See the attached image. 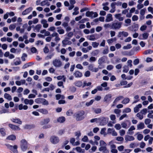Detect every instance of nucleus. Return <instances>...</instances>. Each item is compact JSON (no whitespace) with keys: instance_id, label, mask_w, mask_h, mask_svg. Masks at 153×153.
<instances>
[{"instance_id":"1","label":"nucleus","mask_w":153,"mask_h":153,"mask_svg":"<svg viewBox=\"0 0 153 153\" xmlns=\"http://www.w3.org/2000/svg\"><path fill=\"white\" fill-rule=\"evenodd\" d=\"M122 23L118 21L114 22L111 23V29L119 30L122 27Z\"/></svg>"},{"instance_id":"2","label":"nucleus","mask_w":153,"mask_h":153,"mask_svg":"<svg viewBox=\"0 0 153 153\" xmlns=\"http://www.w3.org/2000/svg\"><path fill=\"white\" fill-rule=\"evenodd\" d=\"M28 144L25 139H22L20 141V147L21 150L23 151H26L28 149Z\"/></svg>"},{"instance_id":"3","label":"nucleus","mask_w":153,"mask_h":153,"mask_svg":"<svg viewBox=\"0 0 153 153\" xmlns=\"http://www.w3.org/2000/svg\"><path fill=\"white\" fill-rule=\"evenodd\" d=\"M85 114V112L84 111H78L76 113L74 114V116L76 118V119L77 120L80 121L81 120L85 118L84 115Z\"/></svg>"},{"instance_id":"4","label":"nucleus","mask_w":153,"mask_h":153,"mask_svg":"<svg viewBox=\"0 0 153 153\" xmlns=\"http://www.w3.org/2000/svg\"><path fill=\"white\" fill-rule=\"evenodd\" d=\"M52 64L56 68H59L62 65V62L59 59H55L52 61Z\"/></svg>"},{"instance_id":"5","label":"nucleus","mask_w":153,"mask_h":153,"mask_svg":"<svg viewBox=\"0 0 153 153\" xmlns=\"http://www.w3.org/2000/svg\"><path fill=\"white\" fill-rule=\"evenodd\" d=\"M85 15L86 16L91 17V18L96 17L98 16V14L96 12L89 11H87Z\"/></svg>"},{"instance_id":"6","label":"nucleus","mask_w":153,"mask_h":153,"mask_svg":"<svg viewBox=\"0 0 153 153\" xmlns=\"http://www.w3.org/2000/svg\"><path fill=\"white\" fill-rule=\"evenodd\" d=\"M8 149L12 151L14 153H18V151L17 150L18 146L16 145H15L13 146L10 145L9 144L7 145Z\"/></svg>"},{"instance_id":"7","label":"nucleus","mask_w":153,"mask_h":153,"mask_svg":"<svg viewBox=\"0 0 153 153\" xmlns=\"http://www.w3.org/2000/svg\"><path fill=\"white\" fill-rule=\"evenodd\" d=\"M59 137L55 136H52L50 138L51 142L53 144H57L59 142Z\"/></svg>"},{"instance_id":"8","label":"nucleus","mask_w":153,"mask_h":153,"mask_svg":"<svg viewBox=\"0 0 153 153\" xmlns=\"http://www.w3.org/2000/svg\"><path fill=\"white\" fill-rule=\"evenodd\" d=\"M15 83L16 85L20 86L22 85H27V84L26 83V81L25 79H21L20 81L17 80L15 82Z\"/></svg>"},{"instance_id":"9","label":"nucleus","mask_w":153,"mask_h":153,"mask_svg":"<svg viewBox=\"0 0 153 153\" xmlns=\"http://www.w3.org/2000/svg\"><path fill=\"white\" fill-rule=\"evenodd\" d=\"M107 133L108 134H111L113 136H117V133L115 130L112 128H108L107 130Z\"/></svg>"},{"instance_id":"10","label":"nucleus","mask_w":153,"mask_h":153,"mask_svg":"<svg viewBox=\"0 0 153 153\" xmlns=\"http://www.w3.org/2000/svg\"><path fill=\"white\" fill-rule=\"evenodd\" d=\"M113 18L112 15L110 13L107 14L106 16L105 22H109L113 21Z\"/></svg>"},{"instance_id":"11","label":"nucleus","mask_w":153,"mask_h":153,"mask_svg":"<svg viewBox=\"0 0 153 153\" xmlns=\"http://www.w3.org/2000/svg\"><path fill=\"white\" fill-rule=\"evenodd\" d=\"M114 16L116 19H118L120 21H123L124 19V17L122 16L121 13L116 14L114 15Z\"/></svg>"},{"instance_id":"12","label":"nucleus","mask_w":153,"mask_h":153,"mask_svg":"<svg viewBox=\"0 0 153 153\" xmlns=\"http://www.w3.org/2000/svg\"><path fill=\"white\" fill-rule=\"evenodd\" d=\"M135 129V128L134 126H132L128 129L127 133L131 135H132L134 134V132L133 131Z\"/></svg>"},{"instance_id":"13","label":"nucleus","mask_w":153,"mask_h":153,"mask_svg":"<svg viewBox=\"0 0 153 153\" xmlns=\"http://www.w3.org/2000/svg\"><path fill=\"white\" fill-rule=\"evenodd\" d=\"M99 150L100 152H102L104 153H107L109 152V151L107 149L106 146L100 147L99 148Z\"/></svg>"},{"instance_id":"14","label":"nucleus","mask_w":153,"mask_h":153,"mask_svg":"<svg viewBox=\"0 0 153 153\" xmlns=\"http://www.w3.org/2000/svg\"><path fill=\"white\" fill-rule=\"evenodd\" d=\"M128 35V32L124 31H120L118 33V36L119 37H121L122 36H124L125 37L127 36Z\"/></svg>"},{"instance_id":"15","label":"nucleus","mask_w":153,"mask_h":153,"mask_svg":"<svg viewBox=\"0 0 153 153\" xmlns=\"http://www.w3.org/2000/svg\"><path fill=\"white\" fill-rule=\"evenodd\" d=\"M111 97L112 96L111 94H108L106 95L104 98V101L107 102H109L110 100Z\"/></svg>"},{"instance_id":"16","label":"nucleus","mask_w":153,"mask_h":153,"mask_svg":"<svg viewBox=\"0 0 153 153\" xmlns=\"http://www.w3.org/2000/svg\"><path fill=\"white\" fill-rule=\"evenodd\" d=\"M74 75L76 78H80L82 76V74L79 71H76L74 73Z\"/></svg>"},{"instance_id":"17","label":"nucleus","mask_w":153,"mask_h":153,"mask_svg":"<svg viewBox=\"0 0 153 153\" xmlns=\"http://www.w3.org/2000/svg\"><path fill=\"white\" fill-rule=\"evenodd\" d=\"M9 126L13 130H20V128L18 126L11 124H9Z\"/></svg>"},{"instance_id":"18","label":"nucleus","mask_w":153,"mask_h":153,"mask_svg":"<svg viewBox=\"0 0 153 153\" xmlns=\"http://www.w3.org/2000/svg\"><path fill=\"white\" fill-rule=\"evenodd\" d=\"M33 10V8L30 7L24 10L22 13V14L24 15H27L29 13Z\"/></svg>"},{"instance_id":"19","label":"nucleus","mask_w":153,"mask_h":153,"mask_svg":"<svg viewBox=\"0 0 153 153\" xmlns=\"http://www.w3.org/2000/svg\"><path fill=\"white\" fill-rule=\"evenodd\" d=\"M41 24L43 25V27L45 28H47L48 27V24L47 23L46 20L43 19L41 21Z\"/></svg>"},{"instance_id":"20","label":"nucleus","mask_w":153,"mask_h":153,"mask_svg":"<svg viewBox=\"0 0 153 153\" xmlns=\"http://www.w3.org/2000/svg\"><path fill=\"white\" fill-rule=\"evenodd\" d=\"M62 43L63 47H65L66 45H70L72 44L71 41L66 39H64L62 41Z\"/></svg>"},{"instance_id":"21","label":"nucleus","mask_w":153,"mask_h":153,"mask_svg":"<svg viewBox=\"0 0 153 153\" xmlns=\"http://www.w3.org/2000/svg\"><path fill=\"white\" fill-rule=\"evenodd\" d=\"M142 105L141 104H139L136 105L134 109V111L135 113H137L139 111L140 108H141Z\"/></svg>"},{"instance_id":"22","label":"nucleus","mask_w":153,"mask_h":153,"mask_svg":"<svg viewBox=\"0 0 153 153\" xmlns=\"http://www.w3.org/2000/svg\"><path fill=\"white\" fill-rule=\"evenodd\" d=\"M145 128V125L143 123L141 122L137 125V130H140L144 128Z\"/></svg>"},{"instance_id":"23","label":"nucleus","mask_w":153,"mask_h":153,"mask_svg":"<svg viewBox=\"0 0 153 153\" xmlns=\"http://www.w3.org/2000/svg\"><path fill=\"white\" fill-rule=\"evenodd\" d=\"M125 140L126 141H131L134 140V138L132 136L126 135V136Z\"/></svg>"},{"instance_id":"24","label":"nucleus","mask_w":153,"mask_h":153,"mask_svg":"<svg viewBox=\"0 0 153 153\" xmlns=\"http://www.w3.org/2000/svg\"><path fill=\"white\" fill-rule=\"evenodd\" d=\"M24 103L26 105L29 104L30 105H32L33 104L34 101L32 100H28L27 99H25L24 101Z\"/></svg>"},{"instance_id":"25","label":"nucleus","mask_w":153,"mask_h":153,"mask_svg":"<svg viewBox=\"0 0 153 153\" xmlns=\"http://www.w3.org/2000/svg\"><path fill=\"white\" fill-rule=\"evenodd\" d=\"M50 121V119L48 118L44 119L41 122V123L42 125H43L45 124H48Z\"/></svg>"},{"instance_id":"26","label":"nucleus","mask_w":153,"mask_h":153,"mask_svg":"<svg viewBox=\"0 0 153 153\" xmlns=\"http://www.w3.org/2000/svg\"><path fill=\"white\" fill-rule=\"evenodd\" d=\"M11 121L12 122L16 123H18L19 124H22V121L21 120L18 118H13L11 120Z\"/></svg>"},{"instance_id":"27","label":"nucleus","mask_w":153,"mask_h":153,"mask_svg":"<svg viewBox=\"0 0 153 153\" xmlns=\"http://www.w3.org/2000/svg\"><path fill=\"white\" fill-rule=\"evenodd\" d=\"M41 27L42 25H41L38 24L34 28V30L36 32H39Z\"/></svg>"},{"instance_id":"28","label":"nucleus","mask_w":153,"mask_h":153,"mask_svg":"<svg viewBox=\"0 0 153 153\" xmlns=\"http://www.w3.org/2000/svg\"><path fill=\"white\" fill-rule=\"evenodd\" d=\"M14 65H20L21 62L19 58H16L13 60Z\"/></svg>"},{"instance_id":"29","label":"nucleus","mask_w":153,"mask_h":153,"mask_svg":"<svg viewBox=\"0 0 153 153\" xmlns=\"http://www.w3.org/2000/svg\"><path fill=\"white\" fill-rule=\"evenodd\" d=\"M149 35V34L148 33H144L142 34L143 38H141V36L140 35V36L139 37V38L140 39H146L148 38Z\"/></svg>"},{"instance_id":"30","label":"nucleus","mask_w":153,"mask_h":153,"mask_svg":"<svg viewBox=\"0 0 153 153\" xmlns=\"http://www.w3.org/2000/svg\"><path fill=\"white\" fill-rule=\"evenodd\" d=\"M4 97L5 98L10 101L12 100V98L11 95L7 93H5L4 95Z\"/></svg>"},{"instance_id":"31","label":"nucleus","mask_w":153,"mask_h":153,"mask_svg":"<svg viewBox=\"0 0 153 153\" xmlns=\"http://www.w3.org/2000/svg\"><path fill=\"white\" fill-rule=\"evenodd\" d=\"M65 121V118L63 117H61L58 118L57 121L59 123H63Z\"/></svg>"},{"instance_id":"32","label":"nucleus","mask_w":153,"mask_h":153,"mask_svg":"<svg viewBox=\"0 0 153 153\" xmlns=\"http://www.w3.org/2000/svg\"><path fill=\"white\" fill-rule=\"evenodd\" d=\"M123 98V96H120L117 97L115 99L113 102V103L115 104L116 102H118L119 101L121 100Z\"/></svg>"},{"instance_id":"33","label":"nucleus","mask_w":153,"mask_h":153,"mask_svg":"<svg viewBox=\"0 0 153 153\" xmlns=\"http://www.w3.org/2000/svg\"><path fill=\"white\" fill-rule=\"evenodd\" d=\"M16 139V137L15 135H14L12 134L11 135L9 136H8L7 138V139L8 140H14Z\"/></svg>"},{"instance_id":"34","label":"nucleus","mask_w":153,"mask_h":153,"mask_svg":"<svg viewBox=\"0 0 153 153\" xmlns=\"http://www.w3.org/2000/svg\"><path fill=\"white\" fill-rule=\"evenodd\" d=\"M41 5L42 6H43L47 5L48 6L50 5L49 3L48 2V0H45L42 1L40 3Z\"/></svg>"},{"instance_id":"35","label":"nucleus","mask_w":153,"mask_h":153,"mask_svg":"<svg viewBox=\"0 0 153 153\" xmlns=\"http://www.w3.org/2000/svg\"><path fill=\"white\" fill-rule=\"evenodd\" d=\"M77 151L81 153H84L85 151L84 149H82L79 147H77L75 149Z\"/></svg>"},{"instance_id":"36","label":"nucleus","mask_w":153,"mask_h":153,"mask_svg":"<svg viewBox=\"0 0 153 153\" xmlns=\"http://www.w3.org/2000/svg\"><path fill=\"white\" fill-rule=\"evenodd\" d=\"M74 84L76 86L80 87L82 85V83L81 81H78L75 82Z\"/></svg>"},{"instance_id":"37","label":"nucleus","mask_w":153,"mask_h":153,"mask_svg":"<svg viewBox=\"0 0 153 153\" xmlns=\"http://www.w3.org/2000/svg\"><path fill=\"white\" fill-rule=\"evenodd\" d=\"M130 101V99L128 98H124L123 100L122 101V103L126 104L128 103Z\"/></svg>"},{"instance_id":"38","label":"nucleus","mask_w":153,"mask_h":153,"mask_svg":"<svg viewBox=\"0 0 153 153\" xmlns=\"http://www.w3.org/2000/svg\"><path fill=\"white\" fill-rule=\"evenodd\" d=\"M136 116L140 120H142L143 118V115L140 112L137 113L136 114Z\"/></svg>"},{"instance_id":"39","label":"nucleus","mask_w":153,"mask_h":153,"mask_svg":"<svg viewBox=\"0 0 153 153\" xmlns=\"http://www.w3.org/2000/svg\"><path fill=\"white\" fill-rule=\"evenodd\" d=\"M87 37L88 39L91 41L94 40L95 39V36L94 35L88 36Z\"/></svg>"},{"instance_id":"40","label":"nucleus","mask_w":153,"mask_h":153,"mask_svg":"<svg viewBox=\"0 0 153 153\" xmlns=\"http://www.w3.org/2000/svg\"><path fill=\"white\" fill-rule=\"evenodd\" d=\"M41 103H42L44 105H48V102L45 99L42 98L41 99Z\"/></svg>"},{"instance_id":"41","label":"nucleus","mask_w":153,"mask_h":153,"mask_svg":"<svg viewBox=\"0 0 153 153\" xmlns=\"http://www.w3.org/2000/svg\"><path fill=\"white\" fill-rule=\"evenodd\" d=\"M0 132L3 136H5L6 134L5 131V129L3 128H0Z\"/></svg>"},{"instance_id":"42","label":"nucleus","mask_w":153,"mask_h":153,"mask_svg":"<svg viewBox=\"0 0 153 153\" xmlns=\"http://www.w3.org/2000/svg\"><path fill=\"white\" fill-rule=\"evenodd\" d=\"M100 147L106 146V143L103 140H101L100 142Z\"/></svg>"},{"instance_id":"43","label":"nucleus","mask_w":153,"mask_h":153,"mask_svg":"<svg viewBox=\"0 0 153 153\" xmlns=\"http://www.w3.org/2000/svg\"><path fill=\"white\" fill-rule=\"evenodd\" d=\"M97 149V147L96 146H93L92 147L91 149L89 150L90 153H92L94 152Z\"/></svg>"},{"instance_id":"44","label":"nucleus","mask_w":153,"mask_h":153,"mask_svg":"<svg viewBox=\"0 0 153 153\" xmlns=\"http://www.w3.org/2000/svg\"><path fill=\"white\" fill-rule=\"evenodd\" d=\"M143 138V136L142 134L137 133V138L139 140H141Z\"/></svg>"},{"instance_id":"45","label":"nucleus","mask_w":153,"mask_h":153,"mask_svg":"<svg viewBox=\"0 0 153 153\" xmlns=\"http://www.w3.org/2000/svg\"><path fill=\"white\" fill-rule=\"evenodd\" d=\"M99 45V43L96 42H93L92 43V45L94 48H97Z\"/></svg>"},{"instance_id":"46","label":"nucleus","mask_w":153,"mask_h":153,"mask_svg":"<svg viewBox=\"0 0 153 153\" xmlns=\"http://www.w3.org/2000/svg\"><path fill=\"white\" fill-rule=\"evenodd\" d=\"M16 27V25L15 24H11L9 25V28L10 30H13L15 29Z\"/></svg>"},{"instance_id":"47","label":"nucleus","mask_w":153,"mask_h":153,"mask_svg":"<svg viewBox=\"0 0 153 153\" xmlns=\"http://www.w3.org/2000/svg\"><path fill=\"white\" fill-rule=\"evenodd\" d=\"M123 72L125 73H127L129 70L128 67L125 65L123 67Z\"/></svg>"},{"instance_id":"48","label":"nucleus","mask_w":153,"mask_h":153,"mask_svg":"<svg viewBox=\"0 0 153 153\" xmlns=\"http://www.w3.org/2000/svg\"><path fill=\"white\" fill-rule=\"evenodd\" d=\"M127 66L130 68H131L132 66V61L131 60H129L127 62Z\"/></svg>"},{"instance_id":"49","label":"nucleus","mask_w":153,"mask_h":153,"mask_svg":"<svg viewBox=\"0 0 153 153\" xmlns=\"http://www.w3.org/2000/svg\"><path fill=\"white\" fill-rule=\"evenodd\" d=\"M151 120L150 119L146 118L144 120V123L146 125H147L150 124L151 122Z\"/></svg>"},{"instance_id":"50","label":"nucleus","mask_w":153,"mask_h":153,"mask_svg":"<svg viewBox=\"0 0 153 153\" xmlns=\"http://www.w3.org/2000/svg\"><path fill=\"white\" fill-rule=\"evenodd\" d=\"M146 8H143V9H141L140 11V14L142 16H144V15L145 14V12L146 11Z\"/></svg>"},{"instance_id":"51","label":"nucleus","mask_w":153,"mask_h":153,"mask_svg":"<svg viewBox=\"0 0 153 153\" xmlns=\"http://www.w3.org/2000/svg\"><path fill=\"white\" fill-rule=\"evenodd\" d=\"M97 60V59L94 57L91 56L89 59V61L91 62H92L95 61Z\"/></svg>"},{"instance_id":"52","label":"nucleus","mask_w":153,"mask_h":153,"mask_svg":"<svg viewBox=\"0 0 153 153\" xmlns=\"http://www.w3.org/2000/svg\"><path fill=\"white\" fill-rule=\"evenodd\" d=\"M106 130V128H102L101 129L100 133L101 134H103L104 136H105L106 135V133L105 132V130Z\"/></svg>"},{"instance_id":"53","label":"nucleus","mask_w":153,"mask_h":153,"mask_svg":"<svg viewBox=\"0 0 153 153\" xmlns=\"http://www.w3.org/2000/svg\"><path fill=\"white\" fill-rule=\"evenodd\" d=\"M91 82H88V83H87L85 81L84 82H83V85L82 86V87L84 88L85 86H89L91 85Z\"/></svg>"},{"instance_id":"54","label":"nucleus","mask_w":153,"mask_h":153,"mask_svg":"<svg viewBox=\"0 0 153 153\" xmlns=\"http://www.w3.org/2000/svg\"><path fill=\"white\" fill-rule=\"evenodd\" d=\"M69 89L72 92H74L76 90V88L74 86H72L70 87Z\"/></svg>"},{"instance_id":"55","label":"nucleus","mask_w":153,"mask_h":153,"mask_svg":"<svg viewBox=\"0 0 153 153\" xmlns=\"http://www.w3.org/2000/svg\"><path fill=\"white\" fill-rule=\"evenodd\" d=\"M41 112L43 114H48V111L47 110L45 109H42Z\"/></svg>"},{"instance_id":"56","label":"nucleus","mask_w":153,"mask_h":153,"mask_svg":"<svg viewBox=\"0 0 153 153\" xmlns=\"http://www.w3.org/2000/svg\"><path fill=\"white\" fill-rule=\"evenodd\" d=\"M121 126L123 128H124L127 129L128 127L127 123L124 122H122L121 123Z\"/></svg>"},{"instance_id":"57","label":"nucleus","mask_w":153,"mask_h":153,"mask_svg":"<svg viewBox=\"0 0 153 153\" xmlns=\"http://www.w3.org/2000/svg\"><path fill=\"white\" fill-rule=\"evenodd\" d=\"M153 51L150 49L147 50L145 51L144 54H148L152 53Z\"/></svg>"},{"instance_id":"58","label":"nucleus","mask_w":153,"mask_h":153,"mask_svg":"<svg viewBox=\"0 0 153 153\" xmlns=\"http://www.w3.org/2000/svg\"><path fill=\"white\" fill-rule=\"evenodd\" d=\"M131 48V44H129L127 45L126 46H123V48L124 49L127 50V49H130Z\"/></svg>"},{"instance_id":"59","label":"nucleus","mask_w":153,"mask_h":153,"mask_svg":"<svg viewBox=\"0 0 153 153\" xmlns=\"http://www.w3.org/2000/svg\"><path fill=\"white\" fill-rule=\"evenodd\" d=\"M105 119V118H104L102 120V122L100 123V124L101 125H104L106 124L107 121H106Z\"/></svg>"},{"instance_id":"60","label":"nucleus","mask_w":153,"mask_h":153,"mask_svg":"<svg viewBox=\"0 0 153 153\" xmlns=\"http://www.w3.org/2000/svg\"><path fill=\"white\" fill-rule=\"evenodd\" d=\"M114 127L117 130H120L121 129V126L119 124H116L114 126Z\"/></svg>"},{"instance_id":"61","label":"nucleus","mask_w":153,"mask_h":153,"mask_svg":"<svg viewBox=\"0 0 153 153\" xmlns=\"http://www.w3.org/2000/svg\"><path fill=\"white\" fill-rule=\"evenodd\" d=\"M94 101V100H91L89 102H86L85 105L87 106H88L92 105Z\"/></svg>"},{"instance_id":"62","label":"nucleus","mask_w":153,"mask_h":153,"mask_svg":"<svg viewBox=\"0 0 153 153\" xmlns=\"http://www.w3.org/2000/svg\"><path fill=\"white\" fill-rule=\"evenodd\" d=\"M120 135L121 136H123L125 134V131L123 129L120 130L119 131Z\"/></svg>"},{"instance_id":"63","label":"nucleus","mask_w":153,"mask_h":153,"mask_svg":"<svg viewBox=\"0 0 153 153\" xmlns=\"http://www.w3.org/2000/svg\"><path fill=\"white\" fill-rule=\"evenodd\" d=\"M124 146H123L121 145L118 146L117 147V149L120 152L123 151L124 150Z\"/></svg>"},{"instance_id":"64","label":"nucleus","mask_w":153,"mask_h":153,"mask_svg":"<svg viewBox=\"0 0 153 153\" xmlns=\"http://www.w3.org/2000/svg\"><path fill=\"white\" fill-rule=\"evenodd\" d=\"M131 150L129 149H126L124 150L122 152V153H130Z\"/></svg>"}]
</instances>
